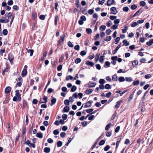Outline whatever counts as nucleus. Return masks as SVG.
Segmentation results:
<instances>
[{
    "mask_svg": "<svg viewBox=\"0 0 153 153\" xmlns=\"http://www.w3.org/2000/svg\"><path fill=\"white\" fill-rule=\"evenodd\" d=\"M48 97L45 95H44L43 98H41L39 103L40 104L45 103L46 104L47 102V100Z\"/></svg>",
    "mask_w": 153,
    "mask_h": 153,
    "instance_id": "nucleus-1",
    "label": "nucleus"
},
{
    "mask_svg": "<svg viewBox=\"0 0 153 153\" xmlns=\"http://www.w3.org/2000/svg\"><path fill=\"white\" fill-rule=\"evenodd\" d=\"M8 58L10 63L12 64L13 63V60L14 59L13 55L12 54L9 53L8 55Z\"/></svg>",
    "mask_w": 153,
    "mask_h": 153,
    "instance_id": "nucleus-2",
    "label": "nucleus"
},
{
    "mask_svg": "<svg viewBox=\"0 0 153 153\" xmlns=\"http://www.w3.org/2000/svg\"><path fill=\"white\" fill-rule=\"evenodd\" d=\"M15 96L17 97L18 98L17 101H20L21 100V95L19 94V91L18 90H17L15 91Z\"/></svg>",
    "mask_w": 153,
    "mask_h": 153,
    "instance_id": "nucleus-3",
    "label": "nucleus"
},
{
    "mask_svg": "<svg viewBox=\"0 0 153 153\" xmlns=\"http://www.w3.org/2000/svg\"><path fill=\"white\" fill-rule=\"evenodd\" d=\"M93 102L92 101L90 100L87 102L86 104H84V108H89L91 106L92 103Z\"/></svg>",
    "mask_w": 153,
    "mask_h": 153,
    "instance_id": "nucleus-4",
    "label": "nucleus"
},
{
    "mask_svg": "<svg viewBox=\"0 0 153 153\" xmlns=\"http://www.w3.org/2000/svg\"><path fill=\"white\" fill-rule=\"evenodd\" d=\"M74 98H76V93H75L72 96L70 97L69 100L70 102H73L74 101Z\"/></svg>",
    "mask_w": 153,
    "mask_h": 153,
    "instance_id": "nucleus-5",
    "label": "nucleus"
},
{
    "mask_svg": "<svg viewBox=\"0 0 153 153\" xmlns=\"http://www.w3.org/2000/svg\"><path fill=\"white\" fill-rule=\"evenodd\" d=\"M10 69V67L8 65L6 64V67L5 69L2 72V74L3 75H5V72H7Z\"/></svg>",
    "mask_w": 153,
    "mask_h": 153,
    "instance_id": "nucleus-6",
    "label": "nucleus"
},
{
    "mask_svg": "<svg viewBox=\"0 0 153 153\" xmlns=\"http://www.w3.org/2000/svg\"><path fill=\"white\" fill-rule=\"evenodd\" d=\"M111 11L112 13L114 14H116L117 12L116 8L115 7H112L111 8Z\"/></svg>",
    "mask_w": 153,
    "mask_h": 153,
    "instance_id": "nucleus-7",
    "label": "nucleus"
},
{
    "mask_svg": "<svg viewBox=\"0 0 153 153\" xmlns=\"http://www.w3.org/2000/svg\"><path fill=\"white\" fill-rule=\"evenodd\" d=\"M11 90V88L10 86L7 87L5 89V92L6 94H7L10 93Z\"/></svg>",
    "mask_w": 153,
    "mask_h": 153,
    "instance_id": "nucleus-8",
    "label": "nucleus"
},
{
    "mask_svg": "<svg viewBox=\"0 0 153 153\" xmlns=\"http://www.w3.org/2000/svg\"><path fill=\"white\" fill-rule=\"evenodd\" d=\"M122 102V100H120L117 102H116V105L114 106V108H118L119 107L121 103Z\"/></svg>",
    "mask_w": 153,
    "mask_h": 153,
    "instance_id": "nucleus-9",
    "label": "nucleus"
},
{
    "mask_svg": "<svg viewBox=\"0 0 153 153\" xmlns=\"http://www.w3.org/2000/svg\"><path fill=\"white\" fill-rule=\"evenodd\" d=\"M114 2V0H108L107 1V5L108 6H111L112 5Z\"/></svg>",
    "mask_w": 153,
    "mask_h": 153,
    "instance_id": "nucleus-10",
    "label": "nucleus"
},
{
    "mask_svg": "<svg viewBox=\"0 0 153 153\" xmlns=\"http://www.w3.org/2000/svg\"><path fill=\"white\" fill-rule=\"evenodd\" d=\"M121 44V43L119 45H118V46L116 48L114 51H113V54H114L117 52L118 50L121 47L120 45Z\"/></svg>",
    "mask_w": 153,
    "mask_h": 153,
    "instance_id": "nucleus-11",
    "label": "nucleus"
},
{
    "mask_svg": "<svg viewBox=\"0 0 153 153\" xmlns=\"http://www.w3.org/2000/svg\"><path fill=\"white\" fill-rule=\"evenodd\" d=\"M70 109L69 107L68 106H65L62 112H68L69 111Z\"/></svg>",
    "mask_w": 153,
    "mask_h": 153,
    "instance_id": "nucleus-12",
    "label": "nucleus"
},
{
    "mask_svg": "<svg viewBox=\"0 0 153 153\" xmlns=\"http://www.w3.org/2000/svg\"><path fill=\"white\" fill-rule=\"evenodd\" d=\"M56 98L53 97L51 100V106H52L54 104L56 103Z\"/></svg>",
    "mask_w": 153,
    "mask_h": 153,
    "instance_id": "nucleus-13",
    "label": "nucleus"
},
{
    "mask_svg": "<svg viewBox=\"0 0 153 153\" xmlns=\"http://www.w3.org/2000/svg\"><path fill=\"white\" fill-rule=\"evenodd\" d=\"M26 50H27V51L28 53H30V56H32L33 54L34 50L32 49H28L27 48H26Z\"/></svg>",
    "mask_w": 153,
    "mask_h": 153,
    "instance_id": "nucleus-14",
    "label": "nucleus"
},
{
    "mask_svg": "<svg viewBox=\"0 0 153 153\" xmlns=\"http://www.w3.org/2000/svg\"><path fill=\"white\" fill-rule=\"evenodd\" d=\"M32 13V18L34 20L37 18V13L34 12H33Z\"/></svg>",
    "mask_w": 153,
    "mask_h": 153,
    "instance_id": "nucleus-15",
    "label": "nucleus"
},
{
    "mask_svg": "<svg viewBox=\"0 0 153 153\" xmlns=\"http://www.w3.org/2000/svg\"><path fill=\"white\" fill-rule=\"evenodd\" d=\"M9 20L8 19H0V23H6L8 22Z\"/></svg>",
    "mask_w": 153,
    "mask_h": 153,
    "instance_id": "nucleus-16",
    "label": "nucleus"
},
{
    "mask_svg": "<svg viewBox=\"0 0 153 153\" xmlns=\"http://www.w3.org/2000/svg\"><path fill=\"white\" fill-rule=\"evenodd\" d=\"M143 11L141 10V9H140L138 11H137V12L134 15L132 16V18L134 17L137 15L138 13H141L143 12Z\"/></svg>",
    "mask_w": 153,
    "mask_h": 153,
    "instance_id": "nucleus-17",
    "label": "nucleus"
},
{
    "mask_svg": "<svg viewBox=\"0 0 153 153\" xmlns=\"http://www.w3.org/2000/svg\"><path fill=\"white\" fill-rule=\"evenodd\" d=\"M86 64L87 65H89L91 66V67L93 66L94 65V63L91 62L89 61H86Z\"/></svg>",
    "mask_w": 153,
    "mask_h": 153,
    "instance_id": "nucleus-18",
    "label": "nucleus"
},
{
    "mask_svg": "<svg viewBox=\"0 0 153 153\" xmlns=\"http://www.w3.org/2000/svg\"><path fill=\"white\" fill-rule=\"evenodd\" d=\"M123 45H125L126 46H128L129 45V42L127 41L126 39L124 40L123 41Z\"/></svg>",
    "mask_w": 153,
    "mask_h": 153,
    "instance_id": "nucleus-19",
    "label": "nucleus"
},
{
    "mask_svg": "<svg viewBox=\"0 0 153 153\" xmlns=\"http://www.w3.org/2000/svg\"><path fill=\"white\" fill-rule=\"evenodd\" d=\"M36 137L40 138H42L43 137V134L41 132L37 133Z\"/></svg>",
    "mask_w": 153,
    "mask_h": 153,
    "instance_id": "nucleus-20",
    "label": "nucleus"
},
{
    "mask_svg": "<svg viewBox=\"0 0 153 153\" xmlns=\"http://www.w3.org/2000/svg\"><path fill=\"white\" fill-rule=\"evenodd\" d=\"M51 151L49 147H45L44 149V151L45 152L48 153L50 152Z\"/></svg>",
    "mask_w": 153,
    "mask_h": 153,
    "instance_id": "nucleus-21",
    "label": "nucleus"
},
{
    "mask_svg": "<svg viewBox=\"0 0 153 153\" xmlns=\"http://www.w3.org/2000/svg\"><path fill=\"white\" fill-rule=\"evenodd\" d=\"M27 73L26 69H23L22 72V76L23 77L25 76Z\"/></svg>",
    "mask_w": 153,
    "mask_h": 153,
    "instance_id": "nucleus-22",
    "label": "nucleus"
},
{
    "mask_svg": "<svg viewBox=\"0 0 153 153\" xmlns=\"http://www.w3.org/2000/svg\"><path fill=\"white\" fill-rule=\"evenodd\" d=\"M73 78V77L71 75H69L66 77L65 80L66 81H68L69 80H72Z\"/></svg>",
    "mask_w": 153,
    "mask_h": 153,
    "instance_id": "nucleus-23",
    "label": "nucleus"
},
{
    "mask_svg": "<svg viewBox=\"0 0 153 153\" xmlns=\"http://www.w3.org/2000/svg\"><path fill=\"white\" fill-rule=\"evenodd\" d=\"M62 145V142L61 141H58L56 143L57 146L59 147H61Z\"/></svg>",
    "mask_w": 153,
    "mask_h": 153,
    "instance_id": "nucleus-24",
    "label": "nucleus"
},
{
    "mask_svg": "<svg viewBox=\"0 0 153 153\" xmlns=\"http://www.w3.org/2000/svg\"><path fill=\"white\" fill-rule=\"evenodd\" d=\"M59 17L57 15H56L55 17V20H54V25L56 26L57 25V21L58 20H59Z\"/></svg>",
    "mask_w": 153,
    "mask_h": 153,
    "instance_id": "nucleus-25",
    "label": "nucleus"
},
{
    "mask_svg": "<svg viewBox=\"0 0 153 153\" xmlns=\"http://www.w3.org/2000/svg\"><path fill=\"white\" fill-rule=\"evenodd\" d=\"M64 58V55L63 54H62L61 55V57L59 58V62L61 63L62 61L63 60Z\"/></svg>",
    "mask_w": 153,
    "mask_h": 153,
    "instance_id": "nucleus-26",
    "label": "nucleus"
},
{
    "mask_svg": "<svg viewBox=\"0 0 153 153\" xmlns=\"http://www.w3.org/2000/svg\"><path fill=\"white\" fill-rule=\"evenodd\" d=\"M117 75L115 74L112 76V80L114 81H117Z\"/></svg>",
    "mask_w": 153,
    "mask_h": 153,
    "instance_id": "nucleus-27",
    "label": "nucleus"
},
{
    "mask_svg": "<svg viewBox=\"0 0 153 153\" xmlns=\"http://www.w3.org/2000/svg\"><path fill=\"white\" fill-rule=\"evenodd\" d=\"M76 89V87L75 86L73 85L71 87V91L74 92L75 91Z\"/></svg>",
    "mask_w": 153,
    "mask_h": 153,
    "instance_id": "nucleus-28",
    "label": "nucleus"
},
{
    "mask_svg": "<svg viewBox=\"0 0 153 153\" xmlns=\"http://www.w3.org/2000/svg\"><path fill=\"white\" fill-rule=\"evenodd\" d=\"M70 101L68 99L65 100L64 101V103L65 105H69Z\"/></svg>",
    "mask_w": 153,
    "mask_h": 153,
    "instance_id": "nucleus-29",
    "label": "nucleus"
},
{
    "mask_svg": "<svg viewBox=\"0 0 153 153\" xmlns=\"http://www.w3.org/2000/svg\"><path fill=\"white\" fill-rule=\"evenodd\" d=\"M125 79L127 82H131L132 81V78L131 77H126Z\"/></svg>",
    "mask_w": 153,
    "mask_h": 153,
    "instance_id": "nucleus-30",
    "label": "nucleus"
},
{
    "mask_svg": "<svg viewBox=\"0 0 153 153\" xmlns=\"http://www.w3.org/2000/svg\"><path fill=\"white\" fill-rule=\"evenodd\" d=\"M93 91L92 89H87L85 91V93L86 94H91Z\"/></svg>",
    "mask_w": 153,
    "mask_h": 153,
    "instance_id": "nucleus-31",
    "label": "nucleus"
},
{
    "mask_svg": "<svg viewBox=\"0 0 153 153\" xmlns=\"http://www.w3.org/2000/svg\"><path fill=\"white\" fill-rule=\"evenodd\" d=\"M22 134L23 135L26 133V128L25 126H23L22 128Z\"/></svg>",
    "mask_w": 153,
    "mask_h": 153,
    "instance_id": "nucleus-32",
    "label": "nucleus"
},
{
    "mask_svg": "<svg viewBox=\"0 0 153 153\" xmlns=\"http://www.w3.org/2000/svg\"><path fill=\"white\" fill-rule=\"evenodd\" d=\"M105 57V56H100V58H99V60L100 62H103L104 59V57Z\"/></svg>",
    "mask_w": 153,
    "mask_h": 153,
    "instance_id": "nucleus-33",
    "label": "nucleus"
},
{
    "mask_svg": "<svg viewBox=\"0 0 153 153\" xmlns=\"http://www.w3.org/2000/svg\"><path fill=\"white\" fill-rule=\"evenodd\" d=\"M105 82V80L103 79H100L99 81V83L103 85Z\"/></svg>",
    "mask_w": 153,
    "mask_h": 153,
    "instance_id": "nucleus-34",
    "label": "nucleus"
},
{
    "mask_svg": "<svg viewBox=\"0 0 153 153\" xmlns=\"http://www.w3.org/2000/svg\"><path fill=\"white\" fill-rule=\"evenodd\" d=\"M119 81L120 82H123L125 80V78L123 76H120L119 78Z\"/></svg>",
    "mask_w": 153,
    "mask_h": 153,
    "instance_id": "nucleus-35",
    "label": "nucleus"
},
{
    "mask_svg": "<svg viewBox=\"0 0 153 153\" xmlns=\"http://www.w3.org/2000/svg\"><path fill=\"white\" fill-rule=\"evenodd\" d=\"M3 34L4 35H6L8 33V31L7 29H4L2 31Z\"/></svg>",
    "mask_w": 153,
    "mask_h": 153,
    "instance_id": "nucleus-36",
    "label": "nucleus"
},
{
    "mask_svg": "<svg viewBox=\"0 0 153 153\" xmlns=\"http://www.w3.org/2000/svg\"><path fill=\"white\" fill-rule=\"evenodd\" d=\"M111 125V123H109L107 125H106L105 127V130H108L110 127V126Z\"/></svg>",
    "mask_w": 153,
    "mask_h": 153,
    "instance_id": "nucleus-37",
    "label": "nucleus"
},
{
    "mask_svg": "<svg viewBox=\"0 0 153 153\" xmlns=\"http://www.w3.org/2000/svg\"><path fill=\"white\" fill-rule=\"evenodd\" d=\"M65 37V35L64 34H63L62 35L60 36V39L62 40V42L63 43L64 41V39Z\"/></svg>",
    "mask_w": 153,
    "mask_h": 153,
    "instance_id": "nucleus-38",
    "label": "nucleus"
},
{
    "mask_svg": "<svg viewBox=\"0 0 153 153\" xmlns=\"http://www.w3.org/2000/svg\"><path fill=\"white\" fill-rule=\"evenodd\" d=\"M146 4V2L143 1H141L140 3V4L141 6L144 7Z\"/></svg>",
    "mask_w": 153,
    "mask_h": 153,
    "instance_id": "nucleus-39",
    "label": "nucleus"
},
{
    "mask_svg": "<svg viewBox=\"0 0 153 153\" xmlns=\"http://www.w3.org/2000/svg\"><path fill=\"white\" fill-rule=\"evenodd\" d=\"M93 17L94 19H96L95 20V21H96L97 20V19L98 18V16L97 14L96 13H95L94 14L93 16Z\"/></svg>",
    "mask_w": 153,
    "mask_h": 153,
    "instance_id": "nucleus-40",
    "label": "nucleus"
},
{
    "mask_svg": "<svg viewBox=\"0 0 153 153\" xmlns=\"http://www.w3.org/2000/svg\"><path fill=\"white\" fill-rule=\"evenodd\" d=\"M13 9L16 11H17L19 10V7L17 5H14L13 6Z\"/></svg>",
    "mask_w": 153,
    "mask_h": 153,
    "instance_id": "nucleus-41",
    "label": "nucleus"
},
{
    "mask_svg": "<svg viewBox=\"0 0 153 153\" xmlns=\"http://www.w3.org/2000/svg\"><path fill=\"white\" fill-rule=\"evenodd\" d=\"M106 27L104 25H102L100 26V29L102 31L104 30L105 29Z\"/></svg>",
    "mask_w": 153,
    "mask_h": 153,
    "instance_id": "nucleus-42",
    "label": "nucleus"
},
{
    "mask_svg": "<svg viewBox=\"0 0 153 153\" xmlns=\"http://www.w3.org/2000/svg\"><path fill=\"white\" fill-rule=\"evenodd\" d=\"M105 142V140H102L100 142V143H99V145L100 146H102L104 144Z\"/></svg>",
    "mask_w": 153,
    "mask_h": 153,
    "instance_id": "nucleus-43",
    "label": "nucleus"
},
{
    "mask_svg": "<svg viewBox=\"0 0 153 153\" xmlns=\"http://www.w3.org/2000/svg\"><path fill=\"white\" fill-rule=\"evenodd\" d=\"M59 131L57 129H56L53 131V133L54 134L57 135L59 134Z\"/></svg>",
    "mask_w": 153,
    "mask_h": 153,
    "instance_id": "nucleus-44",
    "label": "nucleus"
},
{
    "mask_svg": "<svg viewBox=\"0 0 153 153\" xmlns=\"http://www.w3.org/2000/svg\"><path fill=\"white\" fill-rule=\"evenodd\" d=\"M139 83V80H137L134 81L133 82V85H137Z\"/></svg>",
    "mask_w": 153,
    "mask_h": 153,
    "instance_id": "nucleus-45",
    "label": "nucleus"
},
{
    "mask_svg": "<svg viewBox=\"0 0 153 153\" xmlns=\"http://www.w3.org/2000/svg\"><path fill=\"white\" fill-rule=\"evenodd\" d=\"M68 117V116L66 114H63L62 115V118L63 120H66Z\"/></svg>",
    "mask_w": 153,
    "mask_h": 153,
    "instance_id": "nucleus-46",
    "label": "nucleus"
},
{
    "mask_svg": "<svg viewBox=\"0 0 153 153\" xmlns=\"http://www.w3.org/2000/svg\"><path fill=\"white\" fill-rule=\"evenodd\" d=\"M86 31L87 33L88 34H90L92 33V30L90 28H87Z\"/></svg>",
    "mask_w": 153,
    "mask_h": 153,
    "instance_id": "nucleus-47",
    "label": "nucleus"
},
{
    "mask_svg": "<svg viewBox=\"0 0 153 153\" xmlns=\"http://www.w3.org/2000/svg\"><path fill=\"white\" fill-rule=\"evenodd\" d=\"M132 63L133 65H137L138 64V62L137 60H135L132 62Z\"/></svg>",
    "mask_w": 153,
    "mask_h": 153,
    "instance_id": "nucleus-48",
    "label": "nucleus"
},
{
    "mask_svg": "<svg viewBox=\"0 0 153 153\" xmlns=\"http://www.w3.org/2000/svg\"><path fill=\"white\" fill-rule=\"evenodd\" d=\"M111 88V85L108 84H106L105 86V88L107 89H109Z\"/></svg>",
    "mask_w": 153,
    "mask_h": 153,
    "instance_id": "nucleus-49",
    "label": "nucleus"
},
{
    "mask_svg": "<svg viewBox=\"0 0 153 153\" xmlns=\"http://www.w3.org/2000/svg\"><path fill=\"white\" fill-rule=\"evenodd\" d=\"M123 11L127 12L128 11L129 8L127 7H125L123 8Z\"/></svg>",
    "mask_w": 153,
    "mask_h": 153,
    "instance_id": "nucleus-50",
    "label": "nucleus"
},
{
    "mask_svg": "<svg viewBox=\"0 0 153 153\" xmlns=\"http://www.w3.org/2000/svg\"><path fill=\"white\" fill-rule=\"evenodd\" d=\"M60 135L61 137L63 138L65 137L66 134L65 132H62L60 133Z\"/></svg>",
    "mask_w": 153,
    "mask_h": 153,
    "instance_id": "nucleus-51",
    "label": "nucleus"
},
{
    "mask_svg": "<svg viewBox=\"0 0 153 153\" xmlns=\"http://www.w3.org/2000/svg\"><path fill=\"white\" fill-rule=\"evenodd\" d=\"M152 77V75L150 74H148L146 75L145 78L146 79H148Z\"/></svg>",
    "mask_w": 153,
    "mask_h": 153,
    "instance_id": "nucleus-52",
    "label": "nucleus"
},
{
    "mask_svg": "<svg viewBox=\"0 0 153 153\" xmlns=\"http://www.w3.org/2000/svg\"><path fill=\"white\" fill-rule=\"evenodd\" d=\"M62 65H60L57 68V70L58 71H60L62 69Z\"/></svg>",
    "mask_w": 153,
    "mask_h": 153,
    "instance_id": "nucleus-53",
    "label": "nucleus"
},
{
    "mask_svg": "<svg viewBox=\"0 0 153 153\" xmlns=\"http://www.w3.org/2000/svg\"><path fill=\"white\" fill-rule=\"evenodd\" d=\"M111 39V36H107L105 39V40L106 41H110Z\"/></svg>",
    "mask_w": 153,
    "mask_h": 153,
    "instance_id": "nucleus-54",
    "label": "nucleus"
},
{
    "mask_svg": "<svg viewBox=\"0 0 153 153\" xmlns=\"http://www.w3.org/2000/svg\"><path fill=\"white\" fill-rule=\"evenodd\" d=\"M39 18L40 19L43 20L45 19V16L43 15H41L39 17Z\"/></svg>",
    "mask_w": 153,
    "mask_h": 153,
    "instance_id": "nucleus-55",
    "label": "nucleus"
},
{
    "mask_svg": "<svg viewBox=\"0 0 153 153\" xmlns=\"http://www.w3.org/2000/svg\"><path fill=\"white\" fill-rule=\"evenodd\" d=\"M19 137L20 135L19 134L16 137L15 141V143L16 145V144L17 142L19 140Z\"/></svg>",
    "mask_w": 153,
    "mask_h": 153,
    "instance_id": "nucleus-56",
    "label": "nucleus"
},
{
    "mask_svg": "<svg viewBox=\"0 0 153 153\" xmlns=\"http://www.w3.org/2000/svg\"><path fill=\"white\" fill-rule=\"evenodd\" d=\"M68 45L69 47L71 48H72L74 46V45L72 44L71 42L70 41H69L68 42Z\"/></svg>",
    "mask_w": 153,
    "mask_h": 153,
    "instance_id": "nucleus-57",
    "label": "nucleus"
},
{
    "mask_svg": "<svg viewBox=\"0 0 153 153\" xmlns=\"http://www.w3.org/2000/svg\"><path fill=\"white\" fill-rule=\"evenodd\" d=\"M13 4V1L12 0H10L8 1L7 2V4L9 5H11Z\"/></svg>",
    "mask_w": 153,
    "mask_h": 153,
    "instance_id": "nucleus-58",
    "label": "nucleus"
},
{
    "mask_svg": "<svg viewBox=\"0 0 153 153\" xmlns=\"http://www.w3.org/2000/svg\"><path fill=\"white\" fill-rule=\"evenodd\" d=\"M96 85V83L95 82H92L91 83V84L89 85L88 87L89 88H91L94 87Z\"/></svg>",
    "mask_w": 153,
    "mask_h": 153,
    "instance_id": "nucleus-59",
    "label": "nucleus"
},
{
    "mask_svg": "<svg viewBox=\"0 0 153 153\" xmlns=\"http://www.w3.org/2000/svg\"><path fill=\"white\" fill-rule=\"evenodd\" d=\"M133 96H134V93L133 94H132L131 95L129 98V99L128 100V101L130 102V101H131V100L133 99Z\"/></svg>",
    "mask_w": 153,
    "mask_h": 153,
    "instance_id": "nucleus-60",
    "label": "nucleus"
},
{
    "mask_svg": "<svg viewBox=\"0 0 153 153\" xmlns=\"http://www.w3.org/2000/svg\"><path fill=\"white\" fill-rule=\"evenodd\" d=\"M110 146L109 145H107L104 148V150L105 151H108L110 148Z\"/></svg>",
    "mask_w": 153,
    "mask_h": 153,
    "instance_id": "nucleus-61",
    "label": "nucleus"
},
{
    "mask_svg": "<svg viewBox=\"0 0 153 153\" xmlns=\"http://www.w3.org/2000/svg\"><path fill=\"white\" fill-rule=\"evenodd\" d=\"M117 18V16H110V19L112 20H115Z\"/></svg>",
    "mask_w": 153,
    "mask_h": 153,
    "instance_id": "nucleus-62",
    "label": "nucleus"
},
{
    "mask_svg": "<svg viewBox=\"0 0 153 153\" xmlns=\"http://www.w3.org/2000/svg\"><path fill=\"white\" fill-rule=\"evenodd\" d=\"M80 19L83 21H85L86 20V17L84 16H82L80 17Z\"/></svg>",
    "mask_w": 153,
    "mask_h": 153,
    "instance_id": "nucleus-63",
    "label": "nucleus"
},
{
    "mask_svg": "<svg viewBox=\"0 0 153 153\" xmlns=\"http://www.w3.org/2000/svg\"><path fill=\"white\" fill-rule=\"evenodd\" d=\"M137 7V6L136 4H133L131 6V8L132 10H135Z\"/></svg>",
    "mask_w": 153,
    "mask_h": 153,
    "instance_id": "nucleus-64",
    "label": "nucleus"
}]
</instances>
